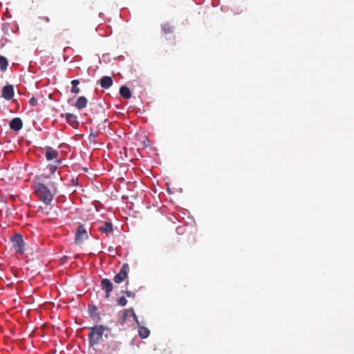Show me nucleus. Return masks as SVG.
Masks as SVG:
<instances>
[{
	"instance_id": "1",
	"label": "nucleus",
	"mask_w": 354,
	"mask_h": 354,
	"mask_svg": "<svg viewBox=\"0 0 354 354\" xmlns=\"http://www.w3.org/2000/svg\"><path fill=\"white\" fill-rule=\"evenodd\" d=\"M89 342L91 346L97 344L102 339L103 335L106 337L108 336L109 329L102 325L90 328Z\"/></svg>"
},
{
	"instance_id": "2",
	"label": "nucleus",
	"mask_w": 354,
	"mask_h": 354,
	"mask_svg": "<svg viewBox=\"0 0 354 354\" xmlns=\"http://www.w3.org/2000/svg\"><path fill=\"white\" fill-rule=\"evenodd\" d=\"M35 192L39 199L45 204L48 205L53 199V194L44 184L37 183L35 185Z\"/></svg>"
},
{
	"instance_id": "3",
	"label": "nucleus",
	"mask_w": 354,
	"mask_h": 354,
	"mask_svg": "<svg viewBox=\"0 0 354 354\" xmlns=\"http://www.w3.org/2000/svg\"><path fill=\"white\" fill-rule=\"evenodd\" d=\"M12 244L15 250L23 254L24 252V242L23 241L22 236L19 234H16L12 239Z\"/></svg>"
},
{
	"instance_id": "4",
	"label": "nucleus",
	"mask_w": 354,
	"mask_h": 354,
	"mask_svg": "<svg viewBox=\"0 0 354 354\" xmlns=\"http://www.w3.org/2000/svg\"><path fill=\"white\" fill-rule=\"evenodd\" d=\"M88 237V234L85 228L82 225H80L75 235V243L77 245L82 244Z\"/></svg>"
},
{
	"instance_id": "5",
	"label": "nucleus",
	"mask_w": 354,
	"mask_h": 354,
	"mask_svg": "<svg viewBox=\"0 0 354 354\" xmlns=\"http://www.w3.org/2000/svg\"><path fill=\"white\" fill-rule=\"evenodd\" d=\"M129 270V266L127 263L123 264L120 271L114 277V281L117 283H120L124 281L127 277V272Z\"/></svg>"
},
{
	"instance_id": "6",
	"label": "nucleus",
	"mask_w": 354,
	"mask_h": 354,
	"mask_svg": "<svg viewBox=\"0 0 354 354\" xmlns=\"http://www.w3.org/2000/svg\"><path fill=\"white\" fill-rule=\"evenodd\" d=\"M14 95V87L12 85L8 84L5 86L2 89V97L7 100L12 99Z\"/></svg>"
},
{
	"instance_id": "7",
	"label": "nucleus",
	"mask_w": 354,
	"mask_h": 354,
	"mask_svg": "<svg viewBox=\"0 0 354 354\" xmlns=\"http://www.w3.org/2000/svg\"><path fill=\"white\" fill-rule=\"evenodd\" d=\"M102 288L106 291V297H109V294L113 289V283L109 279H104L101 282Z\"/></svg>"
},
{
	"instance_id": "8",
	"label": "nucleus",
	"mask_w": 354,
	"mask_h": 354,
	"mask_svg": "<svg viewBox=\"0 0 354 354\" xmlns=\"http://www.w3.org/2000/svg\"><path fill=\"white\" fill-rule=\"evenodd\" d=\"M98 229L101 232L104 234H109L113 232L112 224L107 221L100 223Z\"/></svg>"
},
{
	"instance_id": "9",
	"label": "nucleus",
	"mask_w": 354,
	"mask_h": 354,
	"mask_svg": "<svg viewBox=\"0 0 354 354\" xmlns=\"http://www.w3.org/2000/svg\"><path fill=\"white\" fill-rule=\"evenodd\" d=\"M23 127V122L19 118H15L12 119L10 122V127L11 129L14 131H19Z\"/></svg>"
},
{
	"instance_id": "10",
	"label": "nucleus",
	"mask_w": 354,
	"mask_h": 354,
	"mask_svg": "<svg viewBox=\"0 0 354 354\" xmlns=\"http://www.w3.org/2000/svg\"><path fill=\"white\" fill-rule=\"evenodd\" d=\"M58 156L57 151L54 150L52 147H47L46 149V158L48 160H52L56 158Z\"/></svg>"
},
{
	"instance_id": "11",
	"label": "nucleus",
	"mask_w": 354,
	"mask_h": 354,
	"mask_svg": "<svg viewBox=\"0 0 354 354\" xmlns=\"http://www.w3.org/2000/svg\"><path fill=\"white\" fill-rule=\"evenodd\" d=\"M113 84V80L109 76H104L100 80V85L104 88H109Z\"/></svg>"
},
{
	"instance_id": "12",
	"label": "nucleus",
	"mask_w": 354,
	"mask_h": 354,
	"mask_svg": "<svg viewBox=\"0 0 354 354\" xmlns=\"http://www.w3.org/2000/svg\"><path fill=\"white\" fill-rule=\"evenodd\" d=\"M87 105V100L85 97L81 96L78 97L75 102V107L78 109H84Z\"/></svg>"
},
{
	"instance_id": "13",
	"label": "nucleus",
	"mask_w": 354,
	"mask_h": 354,
	"mask_svg": "<svg viewBox=\"0 0 354 354\" xmlns=\"http://www.w3.org/2000/svg\"><path fill=\"white\" fill-rule=\"evenodd\" d=\"M120 95L126 98L129 99L131 97V93L129 88L125 86H122L120 89Z\"/></svg>"
},
{
	"instance_id": "14",
	"label": "nucleus",
	"mask_w": 354,
	"mask_h": 354,
	"mask_svg": "<svg viewBox=\"0 0 354 354\" xmlns=\"http://www.w3.org/2000/svg\"><path fill=\"white\" fill-rule=\"evenodd\" d=\"M65 118L67 122L70 123L71 125L74 126L77 124V117L74 114L69 113H66Z\"/></svg>"
},
{
	"instance_id": "15",
	"label": "nucleus",
	"mask_w": 354,
	"mask_h": 354,
	"mask_svg": "<svg viewBox=\"0 0 354 354\" xmlns=\"http://www.w3.org/2000/svg\"><path fill=\"white\" fill-rule=\"evenodd\" d=\"M139 335L142 338H146L149 335V330L145 327L141 326L138 330Z\"/></svg>"
},
{
	"instance_id": "16",
	"label": "nucleus",
	"mask_w": 354,
	"mask_h": 354,
	"mask_svg": "<svg viewBox=\"0 0 354 354\" xmlns=\"http://www.w3.org/2000/svg\"><path fill=\"white\" fill-rule=\"evenodd\" d=\"M79 84H80V82L77 80H74L71 82V84L73 86L72 89H71L72 93H73L75 94H77L80 92V88L77 87V86Z\"/></svg>"
},
{
	"instance_id": "17",
	"label": "nucleus",
	"mask_w": 354,
	"mask_h": 354,
	"mask_svg": "<svg viewBox=\"0 0 354 354\" xmlns=\"http://www.w3.org/2000/svg\"><path fill=\"white\" fill-rule=\"evenodd\" d=\"M8 66V60L3 56H0V68L1 71H4L6 70Z\"/></svg>"
},
{
	"instance_id": "18",
	"label": "nucleus",
	"mask_w": 354,
	"mask_h": 354,
	"mask_svg": "<svg viewBox=\"0 0 354 354\" xmlns=\"http://www.w3.org/2000/svg\"><path fill=\"white\" fill-rule=\"evenodd\" d=\"M127 303V300L126 299L125 297H122L120 298L119 299V304L121 305L122 306H124Z\"/></svg>"
},
{
	"instance_id": "19",
	"label": "nucleus",
	"mask_w": 354,
	"mask_h": 354,
	"mask_svg": "<svg viewBox=\"0 0 354 354\" xmlns=\"http://www.w3.org/2000/svg\"><path fill=\"white\" fill-rule=\"evenodd\" d=\"M162 29L166 32L171 31V27L169 24L162 25Z\"/></svg>"
},
{
	"instance_id": "20",
	"label": "nucleus",
	"mask_w": 354,
	"mask_h": 354,
	"mask_svg": "<svg viewBox=\"0 0 354 354\" xmlns=\"http://www.w3.org/2000/svg\"><path fill=\"white\" fill-rule=\"evenodd\" d=\"M126 295L129 297H135V292L131 291H127Z\"/></svg>"
},
{
	"instance_id": "21",
	"label": "nucleus",
	"mask_w": 354,
	"mask_h": 354,
	"mask_svg": "<svg viewBox=\"0 0 354 354\" xmlns=\"http://www.w3.org/2000/svg\"><path fill=\"white\" fill-rule=\"evenodd\" d=\"M37 101L35 97H32L30 100V104H32V106H35L37 104Z\"/></svg>"
},
{
	"instance_id": "22",
	"label": "nucleus",
	"mask_w": 354,
	"mask_h": 354,
	"mask_svg": "<svg viewBox=\"0 0 354 354\" xmlns=\"http://www.w3.org/2000/svg\"><path fill=\"white\" fill-rule=\"evenodd\" d=\"M132 313H133V316L134 320L137 322L138 324H139L138 317H137L136 313H134L133 310H132Z\"/></svg>"
},
{
	"instance_id": "23",
	"label": "nucleus",
	"mask_w": 354,
	"mask_h": 354,
	"mask_svg": "<svg viewBox=\"0 0 354 354\" xmlns=\"http://www.w3.org/2000/svg\"><path fill=\"white\" fill-rule=\"evenodd\" d=\"M50 169L51 171L53 172L56 169V167L51 166Z\"/></svg>"
}]
</instances>
